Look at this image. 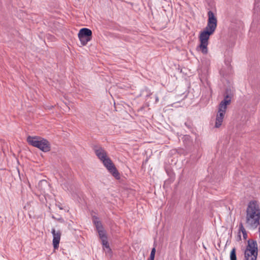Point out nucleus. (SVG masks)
<instances>
[{
  "label": "nucleus",
  "instance_id": "dca6fc26",
  "mask_svg": "<svg viewBox=\"0 0 260 260\" xmlns=\"http://www.w3.org/2000/svg\"><path fill=\"white\" fill-rule=\"evenodd\" d=\"M155 248H153L151 250V253H150V255L151 256H153V257H155Z\"/></svg>",
  "mask_w": 260,
  "mask_h": 260
},
{
  "label": "nucleus",
  "instance_id": "7ed1b4c3",
  "mask_svg": "<svg viewBox=\"0 0 260 260\" xmlns=\"http://www.w3.org/2000/svg\"><path fill=\"white\" fill-rule=\"evenodd\" d=\"M215 31L205 27L203 31H201L199 36L200 44L199 46L200 50L203 54L208 53L207 46L209 37Z\"/></svg>",
  "mask_w": 260,
  "mask_h": 260
},
{
  "label": "nucleus",
  "instance_id": "f03ea898",
  "mask_svg": "<svg viewBox=\"0 0 260 260\" xmlns=\"http://www.w3.org/2000/svg\"><path fill=\"white\" fill-rule=\"evenodd\" d=\"M231 102V98L229 95H226L224 99L219 105L218 111L216 115L215 126L217 128L219 127L222 124L223 119L227 108V105H229Z\"/></svg>",
  "mask_w": 260,
  "mask_h": 260
},
{
  "label": "nucleus",
  "instance_id": "f8f14e48",
  "mask_svg": "<svg viewBox=\"0 0 260 260\" xmlns=\"http://www.w3.org/2000/svg\"><path fill=\"white\" fill-rule=\"evenodd\" d=\"M94 151L98 157V158L101 160L103 161L105 158L108 157L106 151L103 149L102 147H96L94 148Z\"/></svg>",
  "mask_w": 260,
  "mask_h": 260
},
{
  "label": "nucleus",
  "instance_id": "f257e3e1",
  "mask_svg": "<svg viewBox=\"0 0 260 260\" xmlns=\"http://www.w3.org/2000/svg\"><path fill=\"white\" fill-rule=\"evenodd\" d=\"M245 223L249 229H255L260 224V207L256 201H250L246 211Z\"/></svg>",
  "mask_w": 260,
  "mask_h": 260
},
{
  "label": "nucleus",
  "instance_id": "20e7f679",
  "mask_svg": "<svg viewBox=\"0 0 260 260\" xmlns=\"http://www.w3.org/2000/svg\"><path fill=\"white\" fill-rule=\"evenodd\" d=\"M245 260H256L257 255V247L256 241H248V245L244 253Z\"/></svg>",
  "mask_w": 260,
  "mask_h": 260
},
{
  "label": "nucleus",
  "instance_id": "9b49d317",
  "mask_svg": "<svg viewBox=\"0 0 260 260\" xmlns=\"http://www.w3.org/2000/svg\"><path fill=\"white\" fill-rule=\"evenodd\" d=\"M42 137H38V136H28L27 137V143L35 147H37L39 143L40 142Z\"/></svg>",
  "mask_w": 260,
  "mask_h": 260
},
{
  "label": "nucleus",
  "instance_id": "a211bd4d",
  "mask_svg": "<svg viewBox=\"0 0 260 260\" xmlns=\"http://www.w3.org/2000/svg\"><path fill=\"white\" fill-rule=\"evenodd\" d=\"M59 208H60V209H62V208H61V206H59Z\"/></svg>",
  "mask_w": 260,
  "mask_h": 260
},
{
  "label": "nucleus",
  "instance_id": "6e6552de",
  "mask_svg": "<svg viewBox=\"0 0 260 260\" xmlns=\"http://www.w3.org/2000/svg\"><path fill=\"white\" fill-rule=\"evenodd\" d=\"M97 217H93V222L96 227V230L99 233V237L100 239H103L107 238V236L105 234V232L104 230L101 221L98 220Z\"/></svg>",
  "mask_w": 260,
  "mask_h": 260
},
{
  "label": "nucleus",
  "instance_id": "4468645a",
  "mask_svg": "<svg viewBox=\"0 0 260 260\" xmlns=\"http://www.w3.org/2000/svg\"><path fill=\"white\" fill-rule=\"evenodd\" d=\"M236 248H233L230 253V260H237Z\"/></svg>",
  "mask_w": 260,
  "mask_h": 260
},
{
  "label": "nucleus",
  "instance_id": "1a4fd4ad",
  "mask_svg": "<svg viewBox=\"0 0 260 260\" xmlns=\"http://www.w3.org/2000/svg\"><path fill=\"white\" fill-rule=\"evenodd\" d=\"M37 148L43 152H48L50 150V144L48 140L42 138Z\"/></svg>",
  "mask_w": 260,
  "mask_h": 260
},
{
  "label": "nucleus",
  "instance_id": "0eeeda50",
  "mask_svg": "<svg viewBox=\"0 0 260 260\" xmlns=\"http://www.w3.org/2000/svg\"><path fill=\"white\" fill-rule=\"evenodd\" d=\"M208 20L206 28L215 30L217 27V20L213 12L209 11L208 12Z\"/></svg>",
  "mask_w": 260,
  "mask_h": 260
},
{
  "label": "nucleus",
  "instance_id": "ddd939ff",
  "mask_svg": "<svg viewBox=\"0 0 260 260\" xmlns=\"http://www.w3.org/2000/svg\"><path fill=\"white\" fill-rule=\"evenodd\" d=\"M242 232L243 236V238L246 240L247 238V234L246 231L244 229L243 224L242 223H240L239 224V235L238 237L239 238V240H241V235H240V232Z\"/></svg>",
  "mask_w": 260,
  "mask_h": 260
},
{
  "label": "nucleus",
  "instance_id": "39448f33",
  "mask_svg": "<svg viewBox=\"0 0 260 260\" xmlns=\"http://www.w3.org/2000/svg\"><path fill=\"white\" fill-rule=\"evenodd\" d=\"M78 38L83 46H85L92 38V31L87 28L81 29L78 33Z\"/></svg>",
  "mask_w": 260,
  "mask_h": 260
},
{
  "label": "nucleus",
  "instance_id": "6ab92c4d",
  "mask_svg": "<svg viewBox=\"0 0 260 260\" xmlns=\"http://www.w3.org/2000/svg\"><path fill=\"white\" fill-rule=\"evenodd\" d=\"M59 208H60V209H62V208H61V206H59Z\"/></svg>",
  "mask_w": 260,
  "mask_h": 260
},
{
  "label": "nucleus",
  "instance_id": "9d476101",
  "mask_svg": "<svg viewBox=\"0 0 260 260\" xmlns=\"http://www.w3.org/2000/svg\"><path fill=\"white\" fill-rule=\"evenodd\" d=\"M52 234L53 235V245L54 249H57L59 246V243L60 240L61 232L60 231H56L54 229H52Z\"/></svg>",
  "mask_w": 260,
  "mask_h": 260
},
{
  "label": "nucleus",
  "instance_id": "2eb2a0df",
  "mask_svg": "<svg viewBox=\"0 0 260 260\" xmlns=\"http://www.w3.org/2000/svg\"><path fill=\"white\" fill-rule=\"evenodd\" d=\"M102 241L103 245L105 248H109V245L108 242L107 241V238H105V239H102Z\"/></svg>",
  "mask_w": 260,
  "mask_h": 260
},
{
  "label": "nucleus",
  "instance_id": "f3484780",
  "mask_svg": "<svg viewBox=\"0 0 260 260\" xmlns=\"http://www.w3.org/2000/svg\"><path fill=\"white\" fill-rule=\"evenodd\" d=\"M154 257H153V256L152 257V256H150V257L148 260H154Z\"/></svg>",
  "mask_w": 260,
  "mask_h": 260
},
{
  "label": "nucleus",
  "instance_id": "423d86ee",
  "mask_svg": "<svg viewBox=\"0 0 260 260\" xmlns=\"http://www.w3.org/2000/svg\"><path fill=\"white\" fill-rule=\"evenodd\" d=\"M102 161L109 172L111 173L113 176L117 177L119 176V173L116 168L115 167L111 160L109 157H107Z\"/></svg>",
  "mask_w": 260,
  "mask_h": 260
}]
</instances>
